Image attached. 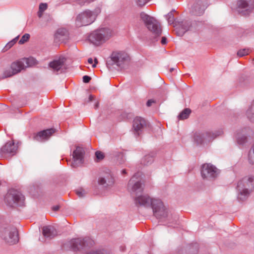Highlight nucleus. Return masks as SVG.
Masks as SVG:
<instances>
[{"label":"nucleus","instance_id":"2","mask_svg":"<svg viewBox=\"0 0 254 254\" xmlns=\"http://www.w3.org/2000/svg\"><path fill=\"white\" fill-rule=\"evenodd\" d=\"M154 216L158 219L166 220L169 222L168 226L175 227L174 224H176L178 216L172 214L169 215L168 210L160 199H154L151 207Z\"/></svg>","mask_w":254,"mask_h":254},{"label":"nucleus","instance_id":"41","mask_svg":"<svg viewBox=\"0 0 254 254\" xmlns=\"http://www.w3.org/2000/svg\"><path fill=\"white\" fill-rule=\"evenodd\" d=\"M161 44L163 45H165L167 43V39L165 37H162L161 39Z\"/></svg>","mask_w":254,"mask_h":254},{"label":"nucleus","instance_id":"49","mask_svg":"<svg viewBox=\"0 0 254 254\" xmlns=\"http://www.w3.org/2000/svg\"><path fill=\"white\" fill-rule=\"evenodd\" d=\"M174 69L173 68H171V69H170V72H172V71L174 70Z\"/></svg>","mask_w":254,"mask_h":254},{"label":"nucleus","instance_id":"9","mask_svg":"<svg viewBox=\"0 0 254 254\" xmlns=\"http://www.w3.org/2000/svg\"><path fill=\"white\" fill-rule=\"evenodd\" d=\"M128 57L127 54L122 52H114L110 56V59L107 62L109 68L116 65L120 69L125 67L128 63Z\"/></svg>","mask_w":254,"mask_h":254},{"label":"nucleus","instance_id":"43","mask_svg":"<svg viewBox=\"0 0 254 254\" xmlns=\"http://www.w3.org/2000/svg\"><path fill=\"white\" fill-rule=\"evenodd\" d=\"M94 96L92 95H90L89 98H88V102H91L94 100Z\"/></svg>","mask_w":254,"mask_h":254},{"label":"nucleus","instance_id":"32","mask_svg":"<svg viewBox=\"0 0 254 254\" xmlns=\"http://www.w3.org/2000/svg\"><path fill=\"white\" fill-rule=\"evenodd\" d=\"M95 156L98 161L102 160L105 157L104 153L100 151H97L95 152Z\"/></svg>","mask_w":254,"mask_h":254},{"label":"nucleus","instance_id":"18","mask_svg":"<svg viewBox=\"0 0 254 254\" xmlns=\"http://www.w3.org/2000/svg\"><path fill=\"white\" fill-rule=\"evenodd\" d=\"M84 150L80 147H77L73 152V161L71 166L72 168H76L83 163Z\"/></svg>","mask_w":254,"mask_h":254},{"label":"nucleus","instance_id":"37","mask_svg":"<svg viewBox=\"0 0 254 254\" xmlns=\"http://www.w3.org/2000/svg\"><path fill=\"white\" fill-rule=\"evenodd\" d=\"M94 0H79L78 3L80 5H84L86 3H89Z\"/></svg>","mask_w":254,"mask_h":254},{"label":"nucleus","instance_id":"31","mask_svg":"<svg viewBox=\"0 0 254 254\" xmlns=\"http://www.w3.org/2000/svg\"><path fill=\"white\" fill-rule=\"evenodd\" d=\"M30 37V36L29 34H25L22 36L20 40L19 41L18 43L19 44H23L29 40Z\"/></svg>","mask_w":254,"mask_h":254},{"label":"nucleus","instance_id":"15","mask_svg":"<svg viewBox=\"0 0 254 254\" xmlns=\"http://www.w3.org/2000/svg\"><path fill=\"white\" fill-rule=\"evenodd\" d=\"M18 146L13 140L7 142L1 147L0 150V157L9 158L15 155L17 152Z\"/></svg>","mask_w":254,"mask_h":254},{"label":"nucleus","instance_id":"35","mask_svg":"<svg viewBox=\"0 0 254 254\" xmlns=\"http://www.w3.org/2000/svg\"><path fill=\"white\" fill-rule=\"evenodd\" d=\"M150 0H136V3L138 6H142L147 3Z\"/></svg>","mask_w":254,"mask_h":254},{"label":"nucleus","instance_id":"17","mask_svg":"<svg viewBox=\"0 0 254 254\" xmlns=\"http://www.w3.org/2000/svg\"><path fill=\"white\" fill-rule=\"evenodd\" d=\"M65 62V58L60 57L58 59L54 60L50 62L49 66L54 72L57 74L65 72L67 68Z\"/></svg>","mask_w":254,"mask_h":254},{"label":"nucleus","instance_id":"40","mask_svg":"<svg viewBox=\"0 0 254 254\" xmlns=\"http://www.w3.org/2000/svg\"><path fill=\"white\" fill-rule=\"evenodd\" d=\"M154 102H155L154 100H153L152 99L148 100L146 103V105L148 107H150L152 105V103H153Z\"/></svg>","mask_w":254,"mask_h":254},{"label":"nucleus","instance_id":"28","mask_svg":"<svg viewBox=\"0 0 254 254\" xmlns=\"http://www.w3.org/2000/svg\"><path fill=\"white\" fill-rule=\"evenodd\" d=\"M246 115L249 120L252 122H254V104L248 109L247 111Z\"/></svg>","mask_w":254,"mask_h":254},{"label":"nucleus","instance_id":"29","mask_svg":"<svg viewBox=\"0 0 254 254\" xmlns=\"http://www.w3.org/2000/svg\"><path fill=\"white\" fill-rule=\"evenodd\" d=\"M19 36H17L15 38L9 41L5 46L6 50L9 49L11 48L18 41Z\"/></svg>","mask_w":254,"mask_h":254},{"label":"nucleus","instance_id":"7","mask_svg":"<svg viewBox=\"0 0 254 254\" xmlns=\"http://www.w3.org/2000/svg\"><path fill=\"white\" fill-rule=\"evenodd\" d=\"M140 18L147 28L152 33L155 39V40L157 41L156 38L160 37L162 33V28L160 23L154 17L144 12L140 13Z\"/></svg>","mask_w":254,"mask_h":254},{"label":"nucleus","instance_id":"12","mask_svg":"<svg viewBox=\"0 0 254 254\" xmlns=\"http://www.w3.org/2000/svg\"><path fill=\"white\" fill-rule=\"evenodd\" d=\"M4 200L7 205L11 207L15 205L23 206L24 203V196L18 190L11 189L6 194Z\"/></svg>","mask_w":254,"mask_h":254},{"label":"nucleus","instance_id":"1","mask_svg":"<svg viewBox=\"0 0 254 254\" xmlns=\"http://www.w3.org/2000/svg\"><path fill=\"white\" fill-rule=\"evenodd\" d=\"M140 176L139 173L135 174L132 178L129 181L127 189L131 194L136 195L134 201L137 206H142L145 207H149L152 206L153 201L155 199H152L147 194L139 195L143 190L142 184L139 180L136 181L135 179H137V177Z\"/></svg>","mask_w":254,"mask_h":254},{"label":"nucleus","instance_id":"48","mask_svg":"<svg viewBox=\"0 0 254 254\" xmlns=\"http://www.w3.org/2000/svg\"><path fill=\"white\" fill-rule=\"evenodd\" d=\"M122 174L123 175H125V174H127V172H126V170H123L122 171Z\"/></svg>","mask_w":254,"mask_h":254},{"label":"nucleus","instance_id":"4","mask_svg":"<svg viewBox=\"0 0 254 254\" xmlns=\"http://www.w3.org/2000/svg\"><path fill=\"white\" fill-rule=\"evenodd\" d=\"M237 189L238 199L240 201L245 200L254 190V178L252 177L243 178L238 182Z\"/></svg>","mask_w":254,"mask_h":254},{"label":"nucleus","instance_id":"39","mask_svg":"<svg viewBox=\"0 0 254 254\" xmlns=\"http://www.w3.org/2000/svg\"><path fill=\"white\" fill-rule=\"evenodd\" d=\"M192 249L194 250V251L192 252L191 254H196L198 251V245L197 244H193L192 246Z\"/></svg>","mask_w":254,"mask_h":254},{"label":"nucleus","instance_id":"34","mask_svg":"<svg viewBox=\"0 0 254 254\" xmlns=\"http://www.w3.org/2000/svg\"><path fill=\"white\" fill-rule=\"evenodd\" d=\"M76 193L79 197H83L85 194V191L82 189H78L76 190Z\"/></svg>","mask_w":254,"mask_h":254},{"label":"nucleus","instance_id":"38","mask_svg":"<svg viewBox=\"0 0 254 254\" xmlns=\"http://www.w3.org/2000/svg\"><path fill=\"white\" fill-rule=\"evenodd\" d=\"M91 78L88 75H84L83 77V82L86 83L89 82L91 80Z\"/></svg>","mask_w":254,"mask_h":254},{"label":"nucleus","instance_id":"8","mask_svg":"<svg viewBox=\"0 0 254 254\" xmlns=\"http://www.w3.org/2000/svg\"><path fill=\"white\" fill-rule=\"evenodd\" d=\"M175 10L170 12L167 15V18L169 24H173L175 27L177 34L179 36H182L187 31L190 30L191 24L188 20L179 21L174 18V12Z\"/></svg>","mask_w":254,"mask_h":254},{"label":"nucleus","instance_id":"19","mask_svg":"<svg viewBox=\"0 0 254 254\" xmlns=\"http://www.w3.org/2000/svg\"><path fill=\"white\" fill-rule=\"evenodd\" d=\"M114 182V178L109 170L102 173L98 180V184L105 188L112 186Z\"/></svg>","mask_w":254,"mask_h":254},{"label":"nucleus","instance_id":"22","mask_svg":"<svg viewBox=\"0 0 254 254\" xmlns=\"http://www.w3.org/2000/svg\"><path fill=\"white\" fill-rule=\"evenodd\" d=\"M252 130L249 128H245L238 132L236 137L237 142L240 145H243L247 141L248 137L252 134Z\"/></svg>","mask_w":254,"mask_h":254},{"label":"nucleus","instance_id":"26","mask_svg":"<svg viewBox=\"0 0 254 254\" xmlns=\"http://www.w3.org/2000/svg\"><path fill=\"white\" fill-rule=\"evenodd\" d=\"M155 154L151 153L150 154L145 155L141 160V163L144 165L151 164L154 161Z\"/></svg>","mask_w":254,"mask_h":254},{"label":"nucleus","instance_id":"23","mask_svg":"<svg viewBox=\"0 0 254 254\" xmlns=\"http://www.w3.org/2000/svg\"><path fill=\"white\" fill-rule=\"evenodd\" d=\"M68 37L67 31L65 28H59L55 34V40L56 42H64Z\"/></svg>","mask_w":254,"mask_h":254},{"label":"nucleus","instance_id":"45","mask_svg":"<svg viewBox=\"0 0 254 254\" xmlns=\"http://www.w3.org/2000/svg\"><path fill=\"white\" fill-rule=\"evenodd\" d=\"M43 11H41L39 10L38 12V15L39 16V17H41L43 15Z\"/></svg>","mask_w":254,"mask_h":254},{"label":"nucleus","instance_id":"24","mask_svg":"<svg viewBox=\"0 0 254 254\" xmlns=\"http://www.w3.org/2000/svg\"><path fill=\"white\" fill-rule=\"evenodd\" d=\"M43 234L45 237L52 239L57 235V232L53 226H47L43 228Z\"/></svg>","mask_w":254,"mask_h":254},{"label":"nucleus","instance_id":"36","mask_svg":"<svg viewBox=\"0 0 254 254\" xmlns=\"http://www.w3.org/2000/svg\"><path fill=\"white\" fill-rule=\"evenodd\" d=\"M47 8V4L46 3H42L40 4L39 10L44 12Z\"/></svg>","mask_w":254,"mask_h":254},{"label":"nucleus","instance_id":"13","mask_svg":"<svg viewBox=\"0 0 254 254\" xmlns=\"http://www.w3.org/2000/svg\"><path fill=\"white\" fill-rule=\"evenodd\" d=\"M30 59L24 58L21 60L13 62L11 64L12 71L10 70L4 71L2 78L9 77L20 72L22 69L30 65Z\"/></svg>","mask_w":254,"mask_h":254},{"label":"nucleus","instance_id":"20","mask_svg":"<svg viewBox=\"0 0 254 254\" xmlns=\"http://www.w3.org/2000/svg\"><path fill=\"white\" fill-rule=\"evenodd\" d=\"M56 132V129L51 128L43 130L34 134L33 139L38 141H44L48 140Z\"/></svg>","mask_w":254,"mask_h":254},{"label":"nucleus","instance_id":"30","mask_svg":"<svg viewBox=\"0 0 254 254\" xmlns=\"http://www.w3.org/2000/svg\"><path fill=\"white\" fill-rule=\"evenodd\" d=\"M250 52V50L249 49H241L238 51L237 55L238 56L242 57L248 55Z\"/></svg>","mask_w":254,"mask_h":254},{"label":"nucleus","instance_id":"10","mask_svg":"<svg viewBox=\"0 0 254 254\" xmlns=\"http://www.w3.org/2000/svg\"><path fill=\"white\" fill-rule=\"evenodd\" d=\"M221 131H217L212 132L210 131H198L193 134V141L197 145L202 144L207 142L213 140L217 136H219Z\"/></svg>","mask_w":254,"mask_h":254},{"label":"nucleus","instance_id":"25","mask_svg":"<svg viewBox=\"0 0 254 254\" xmlns=\"http://www.w3.org/2000/svg\"><path fill=\"white\" fill-rule=\"evenodd\" d=\"M204 9L198 3L194 4L191 9V13L195 15L199 16L204 13Z\"/></svg>","mask_w":254,"mask_h":254},{"label":"nucleus","instance_id":"47","mask_svg":"<svg viewBox=\"0 0 254 254\" xmlns=\"http://www.w3.org/2000/svg\"><path fill=\"white\" fill-rule=\"evenodd\" d=\"M88 62L90 64H92L93 63V60L92 58H89L88 60Z\"/></svg>","mask_w":254,"mask_h":254},{"label":"nucleus","instance_id":"3","mask_svg":"<svg viewBox=\"0 0 254 254\" xmlns=\"http://www.w3.org/2000/svg\"><path fill=\"white\" fill-rule=\"evenodd\" d=\"M113 35L112 30L102 28L92 32L88 36V41L95 46H100L109 40Z\"/></svg>","mask_w":254,"mask_h":254},{"label":"nucleus","instance_id":"44","mask_svg":"<svg viewBox=\"0 0 254 254\" xmlns=\"http://www.w3.org/2000/svg\"><path fill=\"white\" fill-rule=\"evenodd\" d=\"M98 63V61L96 58L94 59V64L92 65V67L94 68L96 66V64Z\"/></svg>","mask_w":254,"mask_h":254},{"label":"nucleus","instance_id":"14","mask_svg":"<svg viewBox=\"0 0 254 254\" xmlns=\"http://www.w3.org/2000/svg\"><path fill=\"white\" fill-rule=\"evenodd\" d=\"M219 174L218 169L210 163L203 164L201 167V174L203 179L214 180L218 177Z\"/></svg>","mask_w":254,"mask_h":254},{"label":"nucleus","instance_id":"21","mask_svg":"<svg viewBox=\"0 0 254 254\" xmlns=\"http://www.w3.org/2000/svg\"><path fill=\"white\" fill-rule=\"evenodd\" d=\"M146 125V121L144 119L138 117L135 118L132 124L134 134L137 136L139 135Z\"/></svg>","mask_w":254,"mask_h":254},{"label":"nucleus","instance_id":"33","mask_svg":"<svg viewBox=\"0 0 254 254\" xmlns=\"http://www.w3.org/2000/svg\"><path fill=\"white\" fill-rule=\"evenodd\" d=\"M88 254H109L107 251L104 250L97 251H92Z\"/></svg>","mask_w":254,"mask_h":254},{"label":"nucleus","instance_id":"5","mask_svg":"<svg viewBox=\"0 0 254 254\" xmlns=\"http://www.w3.org/2000/svg\"><path fill=\"white\" fill-rule=\"evenodd\" d=\"M93 242L88 238L72 239L66 242L62 246L65 251L77 252L81 249L92 246Z\"/></svg>","mask_w":254,"mask_h":254},{"label":"nucleus","instance_id":"46","mask_svg":"<svg viewBox=\"0 0 254 254\" xmlns=\"http://www.w3.org/2000/svg\"><path fill=\"white\" fill-rule=\"evenodd\" d=\"M99 102H98V101H97V102L95 103V104L94 105V108H95V109H97V108H98V107H99Z\"/></svg>","mask_w":254,"mask_h":254},{"label":"nucleus","instance_id":"16","mask_svg":"<svg viewBox=\"0 0 254 254\" xmlns=\"http://www.w3.org/2000/svg\"><path fill=\"white\" fill-rule=\"evenodd\" d=\"M237 10L243 15H249L254 9V0H240Z\"/></svg>","mask_w":254,"mask_h":254},{"label":"nucleus","instance_id":"42","mask_svg":"<svg viewBox=\"0 0 254 254\" xmlns=\"http://www.w3.org/2000/svg\"><path fill=\"white\" fill-rule=\"evenodd\" d=\"M59 209H60V206L59 205L54 206L52 207V209L54 211H58L59 210Z\"/></svg>","mask_w":254,"mask_h":254},{"label":"nucleus","instance_id":"6","mask_svg":"<svg viewBox=\"0 0 254 254\" xmlns=\"http://www.w3.org/2000/svg\"><path fill=\"white\" fill-rule=\"evenodd\" d=\"M100 12L99 8H96L93 11L87 9L83 11L76 16V25L77 27H81L91 24L95 20Z\"/></svg>","mask_w":254,"mask_h":254},{"label":"nucleus","instance_id":"27","mask_svg":"<svg viewBox=\"0 0 254 254\" xmlns=\"http://www.w3.org/2000/svg\"><path fill=\"white\" fill-rule=\"evenodd\" d=\"M190 113V109L189 108H186L182 112L180 113V114L178 116V118L179 120L186 119L189 118Z\"/></svg>","mask_w":254,"mask_h":254},{"label":"nucleus","instance_id":"11","mask_svg":"<svg viewBox=\"0 0 254 254\" xmlns=\"http://www.w3.org/2000/svg\"><path fill=\"white\" fill-rule=\"evenodd\" d=\"M0 236L4 241L10 245H14L18 241V232L12 226L2 227L0 230Z\"/></svg>","mask_w":254,"mask_h":254}]
</instances>
